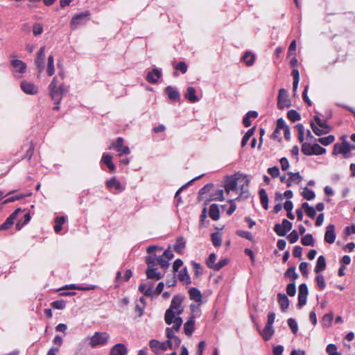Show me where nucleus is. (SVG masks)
I'll return each mask as SVG.
<instances>
[{"mask_svg":"<svg viewBox=\"0 0 355 355\" xmlns=\"http://www.w3.org/2000/svg\"><path fill=\"white\" fill-rule=\"evenodd\" d=\"M184 297L180 295H175L171 301L170 307L166 311L164 320L166 324H172L173 319L180 316L183 312L182 302Z\"/></svg>","mask_w":355,"mask_h":355,"instance_id":"obj_1","label":"nucleus"},{"mask_svg":"<svg viewBox=\"0 0 355 355\" xmlns=\"http://www.w3.org/2000/svg\"><path fill=\"white\" fill-rule=\"evenodd\" d=\"M50 96L51 99L55 103L53 110H58L59 109V103L62 98V95L64 92L62 85L58 87L57 78L54 77L49 86Z\"/></svg>","mask_w":355,"mask_h":355,"instance_id":"obj_2","label":"nucleus"},{"mask_svg":"<svg viewBox=\"0 0 355 355\" xmlns=\"http://www.w3.org/2000/svg\"><path fill=\"white\" fill-rule=\"evenodd\" d=\"M110 338V336L107 332L96 331L92 336L87 337L88 345L92 348L103 346L108 343Z\"/></svg>","mask_w":355,"mask_h":355,"instance_id":"obj_3","label":"nucleus"},{"mask_svg":"<svg viewBox=\"0 0 355 355\" xmlns=\"http://www.w3.org/2000/svg\"><path fill=\"white\" fill-rule=\"evenodd\" d=\"M241 174L235 173L233 175L228 176L225 180V191L227 195L236 196L239 193L238 185L239 184Z\"/></svg>","mask_w":355,"mask_h":355,"instance_id":"obj_4","label":"nucleus"},{"mask_svg":"<svg viewBox=\"0 0 355 355\" xmlns=\"http://www.w3.org/2000/svg\"><path fill=\"white\" fill-rule=\"evenodd\" d=\"M355 150V145L350 144L346 141L334 144L333 155L341 154L345 158H349L352 156V151Z\"/></svg>","mask_w":355,"mask_h":355,"instance_id":"obj_5","label":"nucleus"},{"mask_svg":"<svg viewBox=\"0 0 355 355\" xmlns=\"http://www.w3.org/2000/svg\"><path fill=\"white\" fill-rule=\"evenodd\" d=\"M250 179L246 175L241 174L239 184L238 187L239 193L234 198L236 200L246 199L249 197L250 193L248 191V184Z\"/></svg>","mask_w":355,"mask_h":355,"instance_id":"obj_6","label":"nucleus"},{"mask_svg":"<svg viewBox=\"0 0 355 355\" xmlns=\"http://www.w3.org/2000/svg\"><path fill=\"white\" fill-rule=\"evenodd\" d=\"M284 132V137L286 140H290L291 139V132L288 126L286 124L285 121L280 118L277 121V126L276 128L272 135V138L277 139L280 141V135L281 131Z\"/></svg>","mask_w":355,"mask_h":355,"instance_id":"obj_7","label":"nucleus"},{"mask_svg":"<svg viewBox=\"0 0 355 355\" xmlns=\"http://www.w3.org/2000/svg\"><path fill=\"white\" fill-rule=\"evenodd\" d=\"M302 152L306 155H320L326 153V149L318 144L311 145L305 142L302 145Z\"/></svg>","mask_w":355,"mask_h":355,"instance_id":"obj_8","label":"nucleus"},{"mask_svg":"<svg viewBox=\"0 0 355 355\" xmlns=\"http://www.w3.org/2000/svg\"><path fill=\"white\" fill-rule=\"evenodd\" d=\"M44 51H45V46H43L40 49L39 51L36 53L35 64V66L37 67V71L39 73L37 76L38 77H39L40 74L42 71H44V68H45L46 57H45Z\"/></svg>","mask_w":355,"mask_h":355,"instance_id":"obj_9","label":"nucleus"},{"mask_svg":"<svg viewBox=\"0 0 355 355\" xmlns=\"http://www.w3.org/2000/svg\"><path fill=\"white\" fill-rule=\"evenodd\" d=\"M109 148L116 149L119 156L130 153V148L128 146H123V139L122 137H118L115 142L111 144Z\"/></svg>","mask_w":355,"mask_h":355,"instance_id":"obj_10","label":"nucleus"},{"mask_svg":"<svg viewBox=\"0 0 355 355\" xmlns=\"http://www.w3.org/2000/svg\"><path fill=\"white\" fill-rule=\"evenodd\" d=\"M89 11H85L75 15L71 20V26L76 28L78 26L84 24L89 19Z\"/></svg>","mask_w":355,"mask_h":355,"instance_id":"obj_11","label":"nucleus"},{"mask_svg":"<svg viewBox=\"0 0 355 355\" xmlns=\"http://www.w3.org/2000/svg\"><path fill=\"white\" fill-rule=\"evenodd\" d=\"M292 228V223L286 219H284L281 224H277L274 230L277 235L283 236Z\"/></svg>","mask_w":355,"mask_h":355,"instance_id":"obj_12","label":"nucleus"},{"mask_svg":"<svg viewBox=\"0 0 355 355\" xmlns=\"http://www.w3.org/2000/svg\"><path fill=\"white\" fill-rule=\"evenodd\" d=\"M149 346L151 350L156 354L158 355L160 353L165 352L167 348L166 343H162L157 340L153 339L149 343Z\"/></svg>","mask_w":355,"mask_h":355,"instance_id":"obj_13","label":"nucleus"},{"mask_svg":"<svg viewBox=\"0 0 355 355\" xmlns=\"http://www.w3.org/2000/svg\"><path fill=\"white\" fill-rule=\"evenodd\" d=\"M21 90L26 94L35 95L38 92V87L31 82L23 80L20 83Z\"/></svg>","mask_w":355,"mask_h":355,"instance_id":"obj_14","label":"nucleus"},{"mask_svg":"<svg viewBox=\"0 0 355 355\" xmlns=\"http://www.w3.org/2000/svg\"><path fill=\"white\" fill-rule=\"evenodd\" d=\"M10 62L12 67V71L15 73H17L20 74L19 76H21V75L26 72L27 66L26 64L22 60L18 59H12L11 60Z\"/></svg>","mask_w":355,"mask_h":355,"instance_id":"obj_15","label":"nucleus"},{"mask_svg":"<svg viewBox=\"0 0 355 355\" xmlns=\"http://www.w3.org/2000/svg\"><path fill=\"white\" fill-rule=\"evenodd\" d=\"M291 105L290 100L288 98V93L284 89H281L279 91L278 95V107L280 109H284L285 107H288Z\"/></svg>","mask_w":355,"mask_h":355,"instance_id":"obj_16","label":"nucleus"},{"mask_svg":"<svg viewBox=\"0 0 355 355\" xmlns=\"http://www.w3.org/2000/svg\"><path fill=\"white\" fill-rule=\"evenodd\" d=\"M336 238L335 232V226L333 224H330L327 226L326 232L324 234V241L326 243L331 244L334 243Z\"/></svg>","mask_w":355,"mask_h":355,"instance_id":"obj_17","label":"nucleus"},{"mask_svg":"<svg viewBox=\"0 0 355 355\" xmlns=\"http://www.w3.org/2000/svg\"><path fill=\"white\" fill-rule=\"evenodd\" d=\"M21 209H17L6 220V221L1 225L0 230H6L10 229L14 223V220L16 218L18 213L21 212Z\"/></svg>","mask_w":355,"mask_h":355,"instance_id":"obj_18","label":"nucleus"},{"mask_svg":"<svg viewBox=\"0 0 355 355\" xmlns=\"http://www.w3.org/2000/svg\"><path fill=\"white\" fill-rule=\"evenodd\" d=\"M128 352L124 344L118 343L114 345L110 352V355H125Z\"/></svg>","mask_w":355,"mask_h":355,"instance_id":"obj_19","label":"nucleus"},{"mask_svg":"<svg viewBox=\"0 0 355 355\" xmlns=\"http://www.w3.org/2000/svg\"><path fill=\"white\" fill-rule=\"evenodd\" d=\"M162 76V71L159 69H154L149 71L146 76V80L150 83H156Z\"/></svg>","mask_w":355,"mask_h":355,"instance_id":"obj_20","label":"nucleus"},{"mask_svg":"<svg viewBox=\"0 0 355 355\" xmlns=\"http://www.w3.org/2000/svg\"><path fill=\"white\" fill-rule=\"evenodd\" d=\"M277 301L280 305L282 311L285 312L288 310L289 306V300L286 294L278 293Z\"/></svg>","mask_w":355,"mask_h":355,"instance_id":"obj_21","label":"nucleus"},{"mask_svg":"<svg viewBox=\"0 0 355 355\" xmlns=\"http://www.w3.org/2000/svg\"><path fill=\"white\" fill-rule=\"evenodd\" d=\"M311 129L313 132L318 136H320L324 134H327L330 132L331 128L329 125H323L321 127H318L313 122H311L310 123Z\"/></svg>","mask_w":355,"mask_h":355,"instance_id":"obj_22","label":"nucleus"},{"mask_svg":"<svg viewBox=\"0 0 355 355\" xmlns=\"http://www.w3.org/2000/svg\"><path fill=\"white\" fill-rule=\"evenodd\" d=\"M165 92L168 98L171 101H178L180 98L179 92L171 86H168L165 89Z\"/></svg>","mask_w":355,"mask_h":355,"instance_id":"obj_23","label":"nucleus"},{"mask_svg":"<svg viewBox=\"0 0 355 355\" xmlns=\"http://www.w3.org/2000/svg\"><path fill=\"white\" fill-rule=\"evenodd\" d=\"M106 186L109 189L112 188H115L116 190L119 191H122L124 190V187L121 185V184L116 179L115 177L110 179L106 182Z\"/></svg>","mask_w":355,"mask_h":355,"instance_id":"obj_24","label":"nucleus"},{"mask_svg":"<svg viewBox=\"0 0 355 355\" xmlns=\"http://www.w3.org/2000/svg\"><path fill=\"white\" fill-rule=\"evenodd\" d=\"M184 97L191 103H196L199 101V98L196 95V90L193 87H189L184 94Z\"/></svg>","mask_w":355,"mask_h":355,"instance_id":"obj_25","label":"nucleus"},{"mask_svg":"<svg viewBox=\"0 0 355 355\" xmlns=\"http://www.w3.org/2000/svg\"><path fill=\"white\" fill-rule=\"evenodd\" d=\"M157 268L155 267L147 268L146 273L148 279L159 280L162 278L160 272H156Z\"/></svg>","mask_w":355,"mask_h":355,"instance_id":"obj_26","label":"nucleus"},{"mask_svg":"<svg viewBox=\"0 0 355 355\" xmlns=\"http://www.w3.org/2000/svg\"><path fill=\"white\" fill-rule=\"evenodd\" d=\"M258 116V112L256 111H249L243 119V123L245 127L251 125V119H256Z\"/></svg>","mask_w":355,"mask_h":355,"instance_id":"obj_27","label":"nucleus"},{"mask_svg":"<svg viewBox=\"0 0 355 355\" xmlns=\"http://www.w3.org/2000/svg\"><path fill=\"white\" fill-rule=\"evenodd\" d=\"M326 268V260L324 256L320 255L318 258L316 265L315 266V272L320 273Z\"/></svg>","mask_w":355,"mask_h":355,"instance_id":"obj_28","label":"nucleus"},{"mask_svg":"<svg viewBox=\"0 0 355 355\" xmlns=\"http://www.w3.org/2000/svg\"><path fill=\"white\" fill-rule=\"evenodd\" d=\"M209 217L214 220H217L219 219L220 211H219V208L216 204H212L209 207Z\"/></svg>","mask_w":355,"mask_h":355,"instance_id":"obj_29","label":"nucleus"},{"mask_svg":"<svg viewBox=\"0 0 355 355\" xmlns=\"http://www.w3.org/2000/svg\"><path fill=\"white\" fill-rule=\"evenodd\" d=\"M189 293L191 300L199 303L202 302V295L198 289L191 288L189 289Z\"/></svg>","mask_w":355,"mask_h":355,"instance_id":"obj_30","label":"nucleus"},{"mask_svg":"<svg viewBox=\"0 0 355 355\" xmlns=\"http://www.w3.org/2000/svg\"><path fill=\"white\" fill-rule=\"evenodd\" d=\"M334 319V314L332 313H328L323 315L322 319V326L324 328H329L331 326Z\"/></svg>","mask_w":355,"mask_h":355,"instance_id":"obj_31","label":"nucleus"},{"mask_svg":"<svg viewBox=\"0 0 355 355\" xmlns=\"http://www.w3.org/2000/svg\"><path fill=\"white\" fill-rule=\"evenodd\" d=\"M194 319L191 317L184 324V331L186 335L190 336L194 330Z\"/></svg>","mask_w":355,"mask_h":355,"instance_id":"obj_32","label":"nucleus"},{"mask_svg":"<svg viewBox=\"0 0 355 355\" xmlns=\"http://www.w3.org/2000/svg\"><path fill=\"white\" fill-rule=\"evenodd\" d=\"M46 73L49 76H52L55 73L54 58L52 55L48 57Z\"/></svg>","mask_w":355,"mask_h":355,"instance_id":"obj_33","label":"nucleus"},{"mask_svg":"<svg viewBox=\"0 0 355 355\" xmlns=\"http://www.w3.org/2000/svg\"><path fill=\"white\" fill-rule=\"evenodd\" d=\"M302 208L305 211L306 215L311 218H314L316 216V209L310 206L308 202H304L302 204Z\"/></svg>","mask_w":355,"mask_h":355,"instance_id":"obj_34","label":"nucleus"},{"mask_svg":"<svg viewBox=\"0 0 355 355\" xmlns=\"http://www.w3.org/2000/svg\"><path fill=\"white\" fill-rule=\"evenodd\" d=\"M242 60L246 64V65L251 66L253 64L254 62L255 55L252 54L251 52L247 51L243 55Z\"/></svg>","mask_w":355,"mask_h":355,"instance_id":"obj_35","label":"nucleus"},{"mask_svg":"<svg viewBox=\"0 0 355 355\" xmlns=\"http://www.w3.org/2000/svg\"><path fill=\"white\" fill-rule=\"evenodd\" d=\"M112 156L108 154H103L102 157V162L107 165L110 171H114L115 166L112 162Z\"/></svg>","mask_w":355,"mask_h":355,"instance_id":"obj_36","label":"nucleus"},{"mask_svg":"<svg viewBox=\"0 0 355 355\" xmlns=\"http://www.w3.org/2000/svg\"><path fill=\"white\" fill-rule=\"evenodd\" d=\"M211 241L215 247H219L222 243V235L220 232H214L211 234Z\"/></svg>","mask_w":355,"mask_h":355,"instance_id":"obj_37","label":"nucleus"},{"mask_svg":"<svg viewBox=\"0 0 355 355\" xmlns=\"http://www.w3.org/2000/svg\"><path fill=\"white\" fill-rule=\"evenodd\" d=\"M275 318V314L274 313H270L268 315V340L274 333V330L272 329L270 325L273 323Z\"/></svg>","mask_w":355,"mask_h":355,"instance_id":"obj_38","label":"nucleus"},{"mask_svg":"<svg viewBox=\"0 0 355 355\" xmlns=\"http://www.w3.org/2000/svg\"><path fill=\"white\" fill-rule=\"evenodd\" d=\"M167 348L174 349L178 347L181 343V339L178 336L173 337L170 340H168L166 342Z\"/></svg>","mask_w":355,"mask_h":355,"instance_id":"obj_39","label":"nucleus"},{"mask_svg":"<svg viewBox=\"0 0 355 355\" xmlns=\"http://www.w3.org/2000/svg\"><path fill=\"white\" fill-rule=\"evenodd\" d=\"M96 287V286H95V285H90L89 286L85 287V286H77L76 284H70V285H67L65 286V288L76 289V290H79V291H90V290L94 289Z\"/></svg>","mask_w":355,"mask_h":355,"instance_id":"obj_40","label":"nucleus"},{"mask_svg":"<svg viewBox=\"0 0 355 355\" xmlns=\"http://www.w3.org/2000/svg\"><path fill=\"white\" fill-rule=\"evenodd\" d=\"M301 243L305 246H313L314 245V239L311 234H307L301 239Z\"/></svg>","mask_w":355,"mask_h":355,"instance_id":"obj_41","label":"nucleus"},{"mask_svg":"<svg viewBox=\"0 0 355 355\" xmlns=\"http://www.w3.org/2000/svg\"><path fill=\"white\" fill-rule=\"evenodd\" d=\"M302 195L304 197V198L311 200L315 198V194L314 191L308 187H305L303 189V191L302 192Z\"/></svg>","mask_w":355,"mask_h":355,"instance_id":"obj_42","label":"nucleus"},{"mask_svg":"<svg viewBox=\"0 0 355 355\" xmlns=\"http://www.w3.org/2000/svg\"><path fill=\"white\" fill-rule=\"evenodd\" d=\"M185 248V241L183 238H179L177 239L175 244L174 245V250L178 253H181Z\"/></svg>","mask_w":355,"mask_h":355,"instance_id":"obj_43","label":"nucleus"},{"mask_svg":"<svg viewBox=\"0 0 355 355\" xmlns=\"http://www.w3.org/2000/svg\"><path fill=\"white\" fill-rule=\"evenodd\" d=\"M255 127H252V128L249 129L245 135L243 136L242 141H241V146L244 147L248 141H249L250 138L253 135L254 132Z\"/></svg>","mask_w":355,"mask_h":355,"instance_id":"obj_44","label":"nucleus"},{"mask_svg":"<svg viewBox=\"0 0 355 355\" xmlns=\"http://www.w3.org/2000/svg\"><path fill=\"white\" fill-rule=\"evenodd\" d=\"M178 279L180 282H184L186 284H189L191 282L189 275L187 271V268H184L178 274Z\"/></svg>","mask_w":355,"mask_h":355,"instance_id":"obj_45","label":"nucleus"},{"mask_svg":"<svg viewBox=\"0 0 355 355\" xmlns=\"http://www.w3.org/2000/svg\"><path fill=\"white\" fill-rule=\"evenodd\" d=\"M65 222V218L64 216L57 217L55 219V225L54 226V230L56 233H58L62 230V226Z\"/></svg>","mask_w":355,"mask_h":355,"instance_id":"obj_46","label":"nucleus"},{"mask_svg":"<svg viewBox=\"0 0 355 355\" xmlns=\"http://www.w3.org/2000/svg\"><path fill=\"white\" fill-rule=\"evenodd\" d=\"M139 291L144 293L146 296H153L154 295V291L153 290L152 287L146 288V284H140L139 286Z\"/></svg>","mask_w":355,"mask_h":355,"instance_id":"obj_47","label":"nucleus"},{"mask_svg":"<svg viewBox=\"0 0 355 355\" xmlns=\"http://www.w3.org/2000/svg\"><path fill=\"white\" fill-rule=\"evenodd\" d=\"M289 175H290V177L288 179V182H289L288 185H290L291 183L298 184L301 182V180L302 179V176L299 174V173H290Z\"/></svg>","mask_w":355,"mask_h":355,"instance_id":"obj_48","label":"nucleus"},{"mask_svg":"<svg viewBox=\"0 0 355 355\" xmlns=\"http://www.w3.org/2000/svg\"><path fill=\"white\" fill-rule=\"evenodd\" d=\"M287 116L292 122H295L300 119V114L294 110H289L287 113Z\"/></svg>","mask_w":355,"mask_h":355,"instance_id":"obj_49","label":"nucleus"},{"mask_svg":"<svg viewBox=\"0 0 355 355\" xmlns=\"http://www.w3.org/2000/svg\"><path fill=\"white\" fill-rule=\"evenodd\" d=\"M334 140L335 137L334 135H329L327 137H320L318 139L319 142L324 146H328L331 144L334 141Z\"/></svg>","mask_w":355,"mask_h":355,"instance_id":"obj_50","label":"nucleus"},{"mask_svg":"<svg viewBox=\"0 0 355 355\" xmlns=\"http://www.w3.org/2000/svg\"><path fill=\"white\" fill-rule=\"evenodd\" d=\"M285 276L289 277L293 280V282L298 277V275L295 272V268L293 267L289 268L285 272Z\"/></svg>","mask_w":355,"mask_h":355,"instance_id":"obj_51","label":"nucleus"},{"mask_svg":"<svg viewBox=\"0 0 355 355\" xmlns=\"http://www.w3.org/2000/svg\"><path fill=\"white\" fill-rule=\"evenodd\" d=\"M295 128L298 132V139L300 142H302L304 139V128L302 123H297L295 125Z\"/></svg>","mask_w":355,"mask_h":355,"instance_id":"obj_52","label":"nucleus"},{"mask_svg":"<svg viewBox=\"0 0 355 355\" xmlns=\"http://www.w3.org/2000/svg\"><path fill=\"white\" fill-rule=\"evenodd\" d=\"M287 322H288V325L290 327V329H291L292 332L294 334H296L298 331V325H297L296 320L293 318H289V319H288Z\"/></svg>","mask_w":355,"mask_h":355,"instance_id":"obj_53","label":"nucleus"},{"mask_svg":"<svg viewBox=\"0 0 355 355\" xmlns=\"http://www.w3.org/2000/svg\"><path fill=\"white\" fill-rule=\"evenodd\" d=\"M217 256L215 253H211L206 261V263L209 268L214 269L216 265L215 261Z\"/></svg>","mask_w":355,"mask_h":355,"instance_id":"obj_54","label":"nucleus"},{"mask_svg":"<svg viewBox=\"0 0 355 355\" xmlns=\"http://www.w3.org/2000/svg\"><path fill=\"white\" fill-rule=\"evenodd\" d=\"M224 191L223 189H217L214 193L211 194L212 200L223 201L224 200L223 196Z\"/></svg>","mask_w":355,"mask_h":355,"instance_id":"obj_55","label":"nucleus"},{"mask_svg":"<svg viewBox=\"0 0 355 355\" xmlns=\"http://www.w3.org/2000/svg\"><path fill=\"white\" fill-rule=\"evenodd\" d=\"M182 319L180 316H177L173 319L172 323H174V325L171 327L173 331H179L180 327L182 324Z\"/></svg>","mask_w":355,"mask_h":355,"instance_id":"obj_56","label":"nucleus"},{"mask_svg":"<svg viewBox=\"0 0 355 355\" xmlns=\"http://www.w3.org/2000/svg\"><path fill=\"white\" fill-rule=\"evenodd\" d=\"M156 261H157V259L155 258V255H153V254H151V255H149L148 257H146V264L148 266L147 268L155 267L156 265Z\"/></svg>","mask_w":355,"mask_h":355,"instance_id":"obj_57","label":"nucleus"},{"mask_svg":"<svg viewBox=\"0 0 355 355\" xmlns=\"http://www.w3.org/2000/svg\"><path fill=\"white\" fill-rule=\"evenodd\" d=\"M236 234L242 237V238H244V239H246L249 241H252L253 239V236L251 234L250 232H247V231H244V230H238L236 231Z\"/></svg>","mask_w":355,"mask_h":355,"instance_id":"obj_58","label":"nucleus"},{"mask_svg":"<svg viewBox=\"0 0 355 355\" xmlns=\"http://www.w3.org/2000/svg\"><path fill=\"white\" fill-rule=\"evenodd\" d=\"M157 261L162 268H166L169 266V261L166 259L163 255L157 257Z\"/></svg>","mask_w":355,"mask_h":355,"instance_id":"obj_59","label":"nucleus"},{"mask_svg":"<svg viewBox=\"0 0 355 355\" xmlns=\"http://www.w3.org/2000/svg\"><path fill=\"white\" fill-rule=\"evenodd\" d=\"M287 294L290 296H294L296 293V287L295 282H291L287 285L286 287Z\"/></svg>","mask_w":355,"mask_h":355,"instance_id":"obj_60","label":"nucleus"},{"mask_svg":"<svg viewBox=\"0 0 355 355\" xmlns=\"http://www.w3.org/2000/svg\"><path fill=\"white\" fill-rule=\"evenodd\" d=\"M315 281L318 287L322 290L326 287V283L324 277L322 275H318L315 277Z\"/></svg>","mask_w":355,"mask_h":355,"instance_id":"obj_61","label":"nucleus"},{"mask_svg":"<svg viewBox=\"0 0 355 355\" xmlns=\"http://www.w3.org/2000/svg\"><path fill=\"white\" fill-rule=\"evenodd\" d=\"M288 241L291 243H295L298 239H299V235H298V233L296 230H293L292 231L288 236L287 237Z\"/></svg>","mask_w":355,"mask_h":355,"instance_id":"obj_62","label":"nucleus"},{"mask_svg":"<svg viewBox=\"0 0 355 355\" xmlns=\"http://www.w3.org/2000/svg\"><path fill=\"white\" fill-rule=\"evenodd\" d=\"M33 33L35 36H38L43 33V27L40 24H35L33 26Z\"/></svg>","mask_w":355,"mask_h":355,"instance_id":"obj_63","label":"nucleus"},{"mask_svg":"<svg viewBox=\"0 0 355 355\" xmlns=\"http://www.w3.org/2000/svg\"><path fill=\"white\" fill-rule=\"evenodd\" d=\"M51 306L56 309H63L65 307V302L62 300H56L51 303Z\"/></svg>","mask_w":355,"mask_h":355,"instance_id":"obj_64","label":"nucleus"}]
</instances>
